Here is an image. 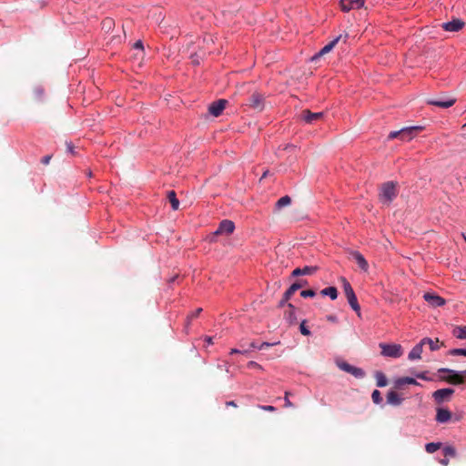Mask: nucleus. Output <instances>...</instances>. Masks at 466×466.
Here are the masks:
<instances>
[{
	"label": "nucleus",
	"mask_w": 466,
	"mask_h": 466,
	"mask_svg": "<svg viewBox=\"0 0 466 466\" xmlns=\"http://www.w3.org/2000/svg\"><path fill=\"white\" fill-rule=\"evenodd\" d=\"M422 129V127L420 126H412V127H403L397 131H391L388 138L389 139H394V138H400L401 141H410L413 137H415L419 131Z\"/></svg>",
	"instance_id": "obj_1"
},
{
	"label": "nucleus",
	"mask_w": 466,
	"mask_h": 466,
	"mask_svg": "<svg viewBox=\"0 0 466 466\" xmlns=\"http://www.w3.org/2000/svg\"><path fill=\"white\" fill-rule=\"evenodd\" d=\"M397 197L396 183L388 181L381 186L380 199L383 204L390 205Z\"/></svg>",
	"instance_id": "obj_2"
},
{
	"label": "nucleus",
	"mask_w": 466,
	"mask_h": 466,
	"mask_svg": "<svg viewBox=\"0 0 466 466\" xmlns=\"http://www.w3.org/2000/svg\"><path fill=\"white\" fill-rule=\"evenodd\" d=\"M440 373H448V376L441 377V379L444 381H447L448 383L453 384V385H459L462 384L464 382V378L461 374H459L455 372L452 370L449 369H440Z\"/></svg>",
	"instance_id": "obj_3"
},
{
	"label": "nucleus",
	"mask_w": 466,
	"mask_h": 466,
	"mask_svg": "<svg viewBox=\"0 0 466 466\" xmlns=\"http://www.w3.org/2000/svg\"><path fill=\"white\" fill-rule=\"evenodd\" d=\"M235 230V224L232 220L229 219H224L219 224L216 231L214 232L215 235H230Z\"/></svg>",
	"instance_id": "obj_4"
},
{
	"label": "nucleus",
	"mask_w": 466,
	"mask_h": 466,
	"mask_svg": "<svg viewBox=\"0 0 466 466\" xmlns=\"http://www.w3.org/2000/svg\"><path fill=\"white\" fill-rule=\"evenodd\" d=\"M423 299L430 306L433 308L442 307L446 303L442 297L435 293L426 292L423 294Z\"/></svg>",
	"instance_id": "obj_5"
},
{
	"label": "nucleus",
	"mask_w": 466,
	"mask_h": 466,
	"mask_svg": "<svg viewBox=\"0 0 466 466\" xmlns=\"http://www.w3.org/2000/svg\"><path fill=\"white\" fill-rule=\"evenodd\" d=\"M248 106L258 111L261 112L264 109V97L259 93H253L248 100Z\"/></svg>",
	"instance_id": "obj_6"
},
{
	"label": "nucleus",
	"mask_w": 466,
	"mask_h": 466,
	"mask_svg": "<svg viewBox=\"0 0 466 466\" xmlns=\"http://www.w3.org/2000/svg\"><path fill=\"white\" fill-rule=\"evenodd\" d=\"M365 0H340L339 5L343 12L360 9L364 5Z\"/></svg>",
	"instance_id": "obj_7"
},
{
	"label": "nucleus",
	"mask_w": 466,
	"mask_h": 466,
	"mask_svg": "<svg viewBox=\"0 0 466 466\" xmlns=\"http://www.w3.org/2000/svg\"><path fill=\"white\" fill-rule=\"evenodd\" d=\"M302 287V285L300 283H293L283 294V297L282 299H280V301L279 302V308H283L285 307V305L288 306V301L291 299V297L293 296V294L299 290L300 288Z\"/></svg>",
	"instance_id": "obj_8"
},
{
	"label": "nucleus",
	"mask_w": 466,
	"mask_h": 466,
	"mask_svg": "<svg viewBox=\"0 0 466 466\" xmlns=\"http://www.w3.org/2000/svg\"><path fill=\"white\" fill-rule=\"evenodd\" d=\"M439 340H432L430 338H424L420 339L418 343H416L411 350H423L427 348L428 350H439L440 346L438 345Z\"/></svg>",
	"instance_id": "obj_9"
},
{
	"label": "nucleus",
	"mask_w": 466,
	"mask_h": 466,
	"mask_svg": "<svg viewBox=\"0 0 466 466\" xmlns=\"http://www.w3.org/2000/svg\"><path fill=\"white\" fill-rule=\"evenodd\" d=\"M228 101L226 99H218L211 103L208 106V112L214 116H219L226 107Z\"/></svg>",
	"instance_id": "obj_10"
},
{
	"label": "nucleus",
	"mask_w": 466,
	"mask_h": 466,
	"mask_svg": "<svg viewBox=\"0 0 466 466\" xmlns=\"http://www.w3.org/2000/svg\"><path fill=\"white\" fill-rule=\"evenodd\" d=\"M464 22L460 18H454L451 21L443 23L441 27L448 32H459L464 26Z\"/></svg>",
	"instance_id": "obj_11"
},
{
	"label": "nucleus",
	"mask_w": 466,
	"mask_h": 466,
	"mask_svg": "<svg viewBox=\"0 0 466 466\" xmlns=\"http://www.w3.org/2000/svg\"><path fill=\"white\" fill-rule=\"evenodd\" d=\"M453 393V389H441L433 392V398L437 403H442L443 401L448 400Z\"/></svg>",
	"instance_id": "obj_12"
},
{
	"label": "nucleus",
	"mask_w": 466,
	"mask_h": 466,
	"mask_svg": "<svg viewBox=\"0 0 466 466\" xmlns=\"http://www.w3.org/2000/svg\"><path fill=\"white\" fill-rule=\"evenodd\" d=\"M456 102L455 98H436V99H430L428 101L429 105H432L441 108H449L452 106Z\"/></svg>",
	"instance_id": "obj_13"
},
{
	"label": "nucleus",
	"mask_w": 466,
	"mask_h": 466,
	"mask_svg": "<svg viewBox=\"0 0 466 466\" xmlns=\"http://www.w3.org/2000/svg\"><path fill=\"white\" fill-rule=\"evenodd\" d=\"M323 116L322 112L312 113L309 110H303L301 113V118L307 124H312L315 121L320 119Z\"/></svg>",
	"instance_id": "obj_14"
},
{
	"label": "nucleus",
	"mask_w": 466,
	"mask_h": 466,
	"mask_svg": "<svg viewBox=\"0 0 466 466\" xmlns=\"http://www.w3.org/2000/svg\"><path fill=\"white\" fill-rule=\"evenodd\" d=\"M318 270V267L316 266H305L303 268H295L291 276L292 277H299V276H306V275H312Z\"/></svg>",
	"instance_id": "obj_15"
},
{
	"label": "nucleus",
	"mask_w": 466,
	"mask_h": 466,
	"mask_svg": "<svg viewBox=\"0 0 466 466\" xmlns=\"http://www.w3.org/2000/svg\"><path fill=\"white\" fill-rule=\"evenodd\" d=\"M351 257L354 258L361 270L367 272L369 270V264L364 256L359 251H352Z\"/></svg>",
	"instance_id": "obj_16"
},
{
	"label": "nucleus",
	"mask_w": 466,
	"mask_h": 466,
	"mask_svg": "<svg viewBox=\"0 0 466 466\" xmlns=\"http://www.w3.org/2000/svg\"><path fill=\"white\" fill-rule=\"evenodd\" d=\"M287 307L288 309L284 313V318L289 324H294L297 322L296 309L291 303H288Z\"/></svg>",
	"instance_id": "obj_17"
},
{
	"label": "nucleus",
	"mask_w": 466,
	"mask_h": 466,
	"mask_svg": "<svg viewBox=\"0 0 466 466\" xmlns=\"http://www.w3.org/2000/svg\"><path fill=\"white\" fill-rule=\"evenodd\" d=\"M451 418V412L447 409H438L437 410V415H436V420L440 423H445L449 421Z\"/></svg>",
	"instance_id": "obj_18"
},
{
	"label": "nucleus",
	"mask_w": 466,
	"mask_h": 466,
	"mask_svg": "<svg viewBox=\"0 0 466 466\" xmlns=\"http://www.w3.org/2000/svg\"><path fill=\"white\" fill-rule=\"evenodd\" d=\"M405 384H410V385H420L419 382H417V380L413 378H410V377H402V378H399L398 380H396L395 381V388L397 389H402V387L405 385Z\"/></svg>",
	"instance_id": "obj_19"
},
{
	"label": "nucleus",
	"mask_w": 466,
	"mask_h": 466,
	"mask_svg": "<svg viewBox=\"0 0 466 466\" xmlns=\"http://www.w3.org/2000/svg\"><path fill=\"white\" fill-rule=\"evenodd\" d=\"M402 400V398L394 390H390L387 394V402L390 405L399 406L401 404Z\"/></svg>",
	"instance_id": "obj_20"
},
{
	"label": "nucleus",
	"mask_w": 466,
	"mask_h": 466,
	"mask_svg": "<svg viewBox=\"0 0 466 466\" xmlns=\"http://www.w3.org/2000/svg\"><path fill=\"white\" fill-rule=\"evenodd\" d=\"M341 38V35L337 36L332 41H330L329 44L324 46L319 52L316 55V56H320L322 55H325L332 50V48L336 46V44L339 42V40Z\"/></svg>",
	"instance_id": "obj_21"
},
{
	"label": "nucleus",
	"mask_w": 466,
	"mask_h": 466,
	"mask_svg": "<svg viewBox=\"0 0 466 466\" xmlns=\"http://www.w3.org/2000/svg\"><path fill=\"white\" fill-rule=\"evenodd\" d=\"M351 309L358 314L360 315V306L358 302V299L355 293L346 297Z\"/></svg>",
	"instance_id": "obj_22"
},
{
	"label": "nucleus",
	"mask_w": 466,
	"mask_h": 466,
	"mask_svg": "<svg viewBox=\"0 0 466 466\" xmlns=\"http://www.w3.org/2000/svg\"><path fill=\"white\" fill-rule=\"evenodd\" d=\"M322 296L329 297L331 300H335L338 298V289L335 287H328L320 291Z\"/></svg>",
	"instance_id": "obj_23"
},
{
	"label": "nucleus",
	"mask_w": 466,
	"mask_h": 466,
	"mask_svg": "<svg viewBox=\"0 0 466 466\" xmlns=\"http://www.w3.org/2000/svg\"><path fill=\"white\" fill-rule=\"evenodd\" d=\"M167 198L171 204V208L173 210H177L179 208V200L177 198L176 192L171 190L167 193Z\"/></svg>",
	"instance_id": "obj_24"
},
{
	"label": "nucleus",
	"mask_w": 466,
	"mask_h": 466,
	"mask_svg": "<svg viewBox=\"0 0 466 466\" xmlns=\"http://www.w3.org/2000/svg\"><path fill=\"white\" fill-rule=\"evenodd\" d=\"M376 384L378 387H385L388 384V380L385 374L381 371H376L375 373Z\"/></svg>",
	"instance_id": "obj_25"
},
{
	"label": "nucleus",
	"mask_w": 466,
	"mask_h": 466,
	"mask_svg": "<svg viewBox=\"0 0 466 466\" xmlns=\"http://www.w3.org/2000/svg\"><path fill=\"white\" fill-rule=\"evenodd\" d=\"M291 203V198L289 196L281 197L275 205L276 209H281Z\"/></svg>",
	"instance_id": "obj_26"
},
{
	"label": "nucleus",
	"mask_w": 466,
	"mask_h": 466,
	"mask_svg": "<svg viewBox=\"0 0 466 466\" xmlns=\"http://www.w3.org/2000/svg\"><path fill=\"white\" fill-rule=\"evenodd\" d=\"M452 334L457 339H465L466 338V326L455 327L452 330Z\"/></svg>",
	"instance_id": "obj_27"
},
{
	"label": "nucleus",
	"mask_w": 466,
	"mask_h": 466,
	"mask_svg": "<svg viewBox=\"0 0 466 466\" xmlns=\"http://www.w3.org/2000/svg\"><path fill=\"white\" fill-rule=\"evenodd\" d=\"M341 282L346 297L355 293L350 283L344 277L341 278Z\"/></svg>",
	"instance_id": "obj_28"
},
{
	"label": "nucleus",
	"mask_w": 466,
	"mask_h": 466,
	"mask_svg": "<svg viewBox=\"0 0 466 466\" xmlns=\"http://www.w3.org/2000/svg\"><path fill=\"white\" fill-rule=\"evenodd\" d=\"M350 374L353 375L355 378L362 379L365 376V372L362 369L352 366Z\"/></svg>",
	"instance_id": "obj_29"
},
{
	"label": "nucleus",
	"mask_w": 466,
	"mask_h": 466,
	"mask_svg": "<svg viewBox=\"0 0 466 466\" xmlns=\"http://www.w3.org/2000/svg\"><path fill=\"white\" fill-rule=\"evenodd\" d=\"M441 446V443L440 442H430L427 443L425 446V450L428 453H433L437 451Z\"/></svg>",
	"instance_id": "obj_30"
},
{
	"label": "nucleus",
	"mask_w": 466,
	"mask_h": 466,
	"mask_svg": "<svg viewBox=\"0 0 466 466\" xmlns=\"http://www.w3.org/2000/svg\"><path fill=\"white\" fill-rule=\"evenodd\" d=\"M380 350H401V346L400 344H389V343H380Z\"/></svg>",
	"instance_id": "obj_31"
},
{
	"label": "nucleus",
	"mask_w": 466,
	"mask_h": 466,
	"mask_svg": "<svg viewBox=\"0 0 466 466\" xmlns=\"http://www.w3.org/2000/svg\"><path fill=\"white\" fill-rule=\"evenodd\" d=\"M443 454L445 457H455L456 450L452 446H446L443 448Z\"/></svg>",
	"instance_id": "obj_32"
},
{
	"label": "nucleus",
	"mask_w": 466,
	"mask_h": 466,
	"mask_svg": "<svg viewBox=\"0 0 466 466\" xmlns=\"http://www.w3.org/2000/svg\"><path fill=\"white\" fill-rule=\"evenodd\" d=\"M371 399L373 402L376 404H380L382 401L381 394L378 390H373L371 394Z\"/></svg>",
	"instance_id": "obj_33"
},
{
	"label": "nucleus",
	"mask_w": 466,
	"mask_h": 466,
	"mask_svg": "<svg viewBox=\"0 0 466 466\" xmlns=\"http://www.w3.org/2000/svg\"><path fill=\"white\" fill-rule=\"evenodd\" d=\"M202 339L204 341V344L202 346L209 347L215 345L214 339H216V337L205 336Z\"/></svg>",
	"instance_id": "obj_34"
},
{
	"label": "nucleus",
	"mask_w": 466,
	"mask_h": 466,
	"mask_svg": "<svg viewBox=\"0 0 466 466\" xmlns=\"http://www.w3.org/2000/svg\"><path fill=\"white\" fill-rule=\"evenodd\" d=\"M337 365L340 370H342L348 373L350 370V368L352 367V365H350L345 361H337Z\"/></svg>",
	"instance_id": "obj_35"
},
{
	"label": "nucleus",
	"mask_w": 466,
	"mask_h": 466,
	"mask_svg": "<svg viewBox=\"0 0 466 466\" xmlns=\"http://www.w3.org/2000/svg\"><path fill=\"white\" fill-rule=\"evenodd\" d=\"M382 355L391 357V358H400L402 355V351H381Z\"/></svg>",
	"instance_id": "obj_36"
},
{
	"label": "nucleus",
	"mask_w": 466,
	"mask_h": 466,
	"mask_svg": "<svg viewBox=\"0 0 466 466\" xmlns=\"http://www.w3.org/2000/svg\"><path fill=\"white\" fill-rule=\"evenodd\" d=\"M315 295H316V292L313 289H306V290H302L300 292V296L302 298H313V297H315Z\"/></svg>",
	"instance_id": "obj_37"
},
{
	"label": "nucleus",
	"mask_w": 466,
	"mask_h": 466,
	"mask_svg": "<svg viewBox=\"0 0 466 466\" xmlns=\"http://www.w3.org/2000/svg\"><path fill=\"white\" fill-rule=\"evenodd\" d=\"M299 330L303 335H309L310 331L308 327H306V320H303L299 325Z\"/></svg>",
	"instance_id": "obj_38"
},
{
	"label": "nucleus",
	"mask_w": 466,
	"mask_h": 466,
	"mask_svg": "<svg viewBox=\"0 0 466 466\" xmlns=\"http://www.w3.org/2000/svg\"><path fill=\"white\" fill-rule=\"evenodd\" d=\"M420 358L421 357L420 351H410V354L408 356V359L410 360H420Z\"/></svg>",
	"instance_id": "obj_39"
},
{
	"label": "nucleus",
	"mask_w": 466,
	"mask_h": 466,
	"mask_svg": "<svg viewBox=\"0 0 466 466\" xmlns=\"http://www.w3.org/2000/svg\"><path fill=\"white\" fill-rule=\"evenodd\" d=\"M202 312V309L201 308H198L196 310H194L193 312H191L189 315H188V319H196L198 317V315Z\"/></svg>",
	"instance_id": "obj_40"
},
{
	"label": "nucleus",
	"mask_w": 466,
	"mask_h": 466,
	"mask_svg": "<svg viewBox=\"0 0 466 466\" xmlns=\"http://www.w3.org/2000/svg\"><path fill=\"white\" fill-rule=\"evenodd\" d=\"M264 345H265V346H267V347H268V346H269V344H268V343H266V342H262V343H256V342H252V343L250 344V346H251V348H252L253 350H260V349H261V347H262V346H264Z\"/></svg>",
	"instance_id": "obj_41"
},
{
	"label": "nucleus",
	"mask_w": 466,
	"mask_h": 466,
	"mask_svg": "<svg viewBox=\"0 0 466 466\" xmlns=\"http://www.w3.org/2000/svg\"><path fill=\"white\" fill-rule=\"evenodd\" d=\"M258 408L260 410H266V411H275L276 410V408L271 405H258Z\"/></svg>",
	"instance_id": "obj_42"
},
{
	"label": "nucleus",
	"mask_w": 466,
	"mask_h": 466,
	"mask_svg": "<svg viewBox=\"0 0 466 466\" xmlns=\"http://www.w3.org/2000/svg\"><path fill=\"white\" fill-rule=\"evenodd\" d=\"M289 392L285 393V407H293V403L289 400Z\"/></svg>",
	"instance_id": "obj_43"
},
{
	"label": "nucleus",
	"mask_w": 466,
	"mask_h": 466,
	"mask_svg": "<svg viewBox=\"0 0 466 466\" xmlns=\"http://www.w3.org/2000/svg\"><path fill=\"white\" fill-rule=\"evenodd\" d=\"M415 376H416L418 379H421V380H430V379L426 376V373H425V372L415 373Z\"/></svg>",
	"instance_id": "obj_44"
},
{
	"label": "nucleus",
	"mask_w": 466,
	"mask_h": 466,
	"mask_svg": "<svg viewBox=\"0 0 466 466\" xmlns=\"http://www.w3.org/2000/svg\"><path fill=\"white\" fill-rule=\"evenodd\" d=\"M66 149L69 153L74 154V146L72 142H66Z\"/></svg>",
	"instance_id": "obj_45"
},
{
	"label": "nucleus",
	"mask_w": 466,
	"mask_h": 466,
	"mask_svg": "<svg viewBox=\"0 0 466 466\" xmlns=\"http://www.w3.org/2000/svg\"><path fill=\"white\" fill-rule=\"evenodd\" d=\"M134 47L137 49H143L144 46L141 40H138L135 43Z\"/></svg>",
	"instance_id": "obj_46"
},
{
	"label": "nucleus",
	"mask_w": 466,
	"mask_h": 466,
	"mask_svg": "<svg viewBox=\"0 0 466 466\" xmlns=\"http://www.w3.org/2000/svg\"><path fill=\"white\" fill-rule=\"evenodd\" d=\"M50 159H51V156L47 155V156H45V157L42 158L41 162H42L44 165H47V164H49Z\"/></svg>",
	"instance_id": "obj_47"
},
{
	"label": "nucleus",
	"mask_w": 466,
	"mask_h": 466,
	"mask_svg": "<svg viewBox=\"0 0 466 466\" xmlns=\"http://www.w3.org/2000/svg\"><path fill=\"white\" fill-rule=\"evenodd\" d=\"M192 321V319H188V316L187 317V319H186V324H185V329L187 330L190 323Z\"/></svg>",
	"instance_id": "obj_48"
},
{
	"label": "nucleus",
	"mask_w": 466,
	"mask_h": 466,
	"mask_svg": "<svg viewBox=\"0 0 466 466\" xmlns=\"http://www.w3.org/2000/svg\"><path fill=\"white\" fill-rule=\"evenodd\" d=\"M112 24H113V20L112 19L106 18V19L104 20V25H105L110 26Z\"/></svg>",
	"instance_id": "obj_49"
},
{
	"label": "nucleus",
	"mask_w": 466,
	"mask_h": 466,
	"mask_svg": "<svg viewBox=\"0 0 466 466\" xmlns=\"http://www.w3.org/2000/svg\"><path fill=\"white\" fill-rule=\"evenodd\" d=\"M441 463L443 466H448V464H449V460H448V459H446V458H445V459H442V460L441 461Z\"/></svg>",
	"instance_id": "obj_50"
},
{
	"label": "nucleus",
	"mask_w": 466,
	"mask_h": 466,
	"mask_svg": "<svg viewBox=\"0 0 466 466\" xmlns=\"http://www.w3.org/2000/svg\"><path fill=\"white\" fill-rule=\"evenodd\" d=\"M226 405H227V406L237 407L236 402H235V401H233V400L228 401V402L226 403Z\"/></svg>",
	"instance_id": "obj_51"
},
{
	"label": "nucleus",
	"mask_w": 466,
	"mask_h": 466,
	"mask_svg": "<svg viewBox=\"0 0 466 466\" xmlns=\"http://www.w3.org/2000/svg\"><path fill=\"white\" fill-rule=\"evenodd\" d=\"M452 354H460V355H463V356H466V351H451Z\"/></svg>",
	"instance_id": "obj_52"
},
{
	"label": "nucleus",
	"mask_w": 466,
	"mask_h": 466,
	"mask_svg": "<svg viewBox=\"0 0 466 466\" xmlns=\"http://www.w3.org/2000/svg\"><path fill=\"white\" fill-rule=\"evenodd\" d=\"M268 173H269V171H268V170H266V171L262 174V177H261V178H260V179H263V178L267 177H268Z\"/></svg>",
	"instance_id": "obj_53"
},
{
	"label": "nucleus",
	"mask_w": 466,
	"mask_h": 466,
	"mask_svg": "<svg viewBox=\"0 0 466 466\" xmlns=\"http://www.w3.org/2000/svg\"><path fill=\"white\" fill-rule=\"evenodd\" d=\"M291 147H295L293 145L289 144V145H287L285 147V149H289V148H291Z\"/></svg>",
	"instance_id": "obj_54"
},
{
	"label": "nucleus",
	"mask_w": 466,
	"mask_h": 466,
	"mask_svg": "<svg viewBox=\"0 0 466 466\" xmlns=\"http://www.w3.org/2000/svg\"><path fill=\"white\" fill-rule=\"evenodd\" d=\"M461 237L463 238L464 241L466 242V235L464 233H461Z\"/></svg>",
	"instance_id": "obj_55"
},
{
	"label": "nucleus",
	"mask_w": 466,
	"mask_h": 466,
	"mask_svg": "<svg viewBox=\"0 0 466 466\" xmlns=\"http://www.w3.org/2000/svg\"><path fill=\"white\" fill-rule=\"evenodd\" d=\"M38 94L42 95L43 94V90L42 89H39L37 90Z\"/></svg>",
	"instance_id": "obj_56"
},
{
	"label": "nucleus",
	"mask_w": 466,
	"mask_h": 466,
	"mask_svg": "<svg viewBox=\"0 0 466 466\" xmlns=\"http://www.w3.org/2000/svg\"><path fill=\"white\" fill-rule=\"evenodd\" d=\"M329 320H334V319H335V318H334V317H329Z\"/></svg>",
	"instance_id": "obj_57"
},
{
	"label": "nucleus",
	"mask_w": 466,
	"mask_h": 466,
	"mask_svg": "<svg viewBox=\"0 0 466 466\" xmlns=\"http://www.w3.org/2000/svg\"><path fill=\"white\" fill-rule=\"evenodd\" d=\"M193 63L198 64V60H193Z\"/></svg>",
	"instance_id": "obj_58"
},
{
	"label": "nucleus",
	"mask_w": 466,
	"mask_h": 466,
	"mask_svg": "<svg viewBox=\"0 0 466 466\" xmlns=\"http://www.w3.org/2000/svg\"><path fill=\"white\" fill-rule=\"evenodd\" d=\"M463 127H466V123L463 125Z\"/></svg>",
	"instance_id": "obj_59"
}]
</instances>
